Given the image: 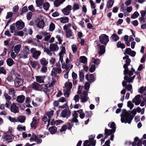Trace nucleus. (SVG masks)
Returning <instances> with one entry per match:
<instances>
[{
	"instance_id": "4468645a",
	"label": "nucleus",
	"mask_w": 146,
	"mask_h": 146,
	"mask_svg": "<svg viewBox=\"0 0 146 146\" xmlns=\"http://www.w3.org/2000/svg\"><path fill=\"white\" fill-rule=\"evenodd\" d=\"M100 50L98 53L100 56H101L105 53V46L104 45H101L99 47Z\"/></svg>"
},
{
	"instance_id": "2f4dec72",
	"label": "nucleus",
	"mask_w": 146,
	"mask_h": 146,
	"mask_svg": "<svg viewBox=\"0 0 146 146\" xmlns=\"http://www.w3.org/2000/svg\"><path fill=\"white\" fill-rule=\"evenodd\" d=\"M7 65L11 66L14 64V61L11 59L9 58L7 59L6 61Z\"/></svg>"
},
{
	"instance_id": "f03ea898",
	"label": "nucleus",
	"mask_w": 146,
	"mask_h": 146,
	"mask_svg": "<svg viewBox=\"0 0 146 146\" xmlns=\"http://www.w3.org/2000/svg\"><path fill=\"white\" fill-rule=\"evenodd\" d=\"M99 40L101 44L106 45L109 41V37L106 34H103L101 35L99 37Z\"/></svg>"
},
{
	"instance_id": "0eeeda50",
	"label": "nucleus",
	"mask_w": 146,
	"mask_h": 146,
	"mask_svg": "<svg viewBox=\"0 0 146 146\" xmlns=\"http://www.w3.org/2000/svg\"><path fill=\"white\" fill-rule=\"evenodd\" d=\"M16 27L18 30L23 29L25 27V23L22 20L17 21L15 23Z\"/></svg>"
},
{
	"instance_id": "e2e57ef3",
	"label": "nucleus",
	"mask_w": 146,
	"mask_h": 146,
	"mask_svg": "<svg viewBox=\"0 0 146 146\" xmlns=\"http://www.w3.org/2000/svg\"><path fill=\"white\" fill-rule=\"evenodd\" d=\"M90 83L88 82H86L85 83L84 88L85 90H88L90 86V84H89Z\"/></svg>"
},
{
	"instance_id": "5fc2aeb1",
	"label": "nucleus",
	"mask_w": 146,
	"mask_h": 146,
	"mask_svg": "<svg viewBox=\"0 0 146 146\" xmlns=\"http://www.w3.org/2000/svg\"><path fill=\"white\" fill-rule=\"evenodd\" d=\"M28 11L27 8V6H24L22 9L20 13V15H22L24 13L27 12Z\"/></svg>"
},
{
	"instance_id": "72a5a7b5",
	"label": "nucleus",
	"mask_w": 146,
	"mask_h": 146,
	"mask_svg": "<svg viewBox=\"0 0 146 146\" xmlns=\"http://www.w3.org/2000/svg\"><path fill=\"white\" fill-rule=\"evenodd\" d=\"M117 46L118 48H120L122 49L125 48V44L123 43H122L120 41H118L117 43Z\"/></svg>"
},
{
	"instance_id": "9d476101",
	"label": "nucleus",
	"mask_w": 146,
	"mask_h": 146,
	"mask_svg": "<svg viewBox=\"0 0 146 146\" xmlns=\"http://www.w3.org/2000/svg\"><path fill=\"white\" fill-rule=\"evenodd\" d=\"M11 112L16 113L19 112L18 107L15 105L14 103H13L9 108Z\"/></svg>"
},
{
	"instance_id": "603ef678",
	"label": "nucleus",
	"mask_w": 146,
	"mask_h": 146,
	"mask_svg": "<svg viewBox=\"0 0 146 146\" xmlns=\"http://www.w3.org/2000/svg\"><path fill=\"white\" fill-rule=\"evenodd\" d=\"M131 50V49L130 48H126L125 50L124 54L125 55L126 54L129 55Z\"/></svg>"
},
{
	"instance_id": "ddd939ff",
	"label": "nucleus",
	"mask_w": 146,
	"mask_h": 146,
	"mask_svg": "<svg viewBox=\"0 0 146 146\" xmlns=\"http://www.w3.org/2000/svg\"><path fill=\"white\" fill-rule=\"evenodd\" d=\"M49 48L50 50L52 51H56L59 49V47L57 45L55 44H50Z\"/></svg>"
},
{
	"instance_id": "412c9836",
	"label": "nucleus",
	"mask_w": 146,
	"mask_h": 146,
	"mask_svg": "<svg viewBox=\"0 0 146 146\" xmlns=\"http://www.w3.org/2000/svg\"><path fill=\"white\" fill-rule=\"evenodd\" d=\"M40 62L42 66H46L48 63V61L44 58H42L40 59Z\"/></svg>"
},
{
	"instance_id": "7ed1b4c3",
	"label": "nucleus",
	"mask_w": 146,
	"mask_h": 146,
	"mask_svg": "<svg viewBox=\"0 0 146 146\" xmlns=\"http://www.w3.org/2000/svg\"><path fill=\"white\" fill-rule=\"evenodd\" d=\"M14 135L10 134H8L7 133L5 134L3 136V141H6V143H8L12 141L14 139Z\"/></svg>"
},
{
	"instance_id": "20e7f679",
	"label": "nucleus",
	"mask_w": 146,
	"mask_h": 146,
	"mask_svg": "<svg viewBox=\"0 0 146 146\" xmlns=\"http://www.w3.org/2000/svg\"><path fill=\"white\" fill-rule=\"evenodd\" d=\"M31 52L32 54V57L35 59H37L40 55L41 52L36 50L35 48H32L31 49Z\"/></svg>"
},
{
	"instance_id": "f3484780",
	"label": "nucleus",
	"mask_w": 146,
	"mask_h": 146,
	"mask_svg": "<svg viewBox=\"0 0 146 146\" xmlns=\"http://www.w3.org/2000/svg\"><path fill=\"white\" fill-rule=\"evenodd\" d=\"M25 99V97L23 95L18 96L17 98V101L20 103H22Z\"/></svg>"
},
{
	"instance_id": "c756f323",
	"label": "nucleus",
	"mask_w": 146,
	"mask_h": 146,
	"mask_svg": "<svg viewBox=\"0 0 146 146\" xmlns=\"http://www.w3.org/2000/svg\"><path fill=\"white\" fill-rule=\"evenodd\" d=\"M80 59V62L83 64H85L87 62V58L84 56H81Z\"/></svg>"
},
{
	"instance_id": "a878e982",
	"label": "nucleus",
	"mask_w": 146,
	"mask_h": 146,
	"mask_svg": "<svg viewBox=\"0 0 146 146\" xmlns=\"http://www.w3.org/2000/svg\"><path fill=\"white\" fill-rule=\"evenodd\" d=\"M79 76L80 81L81 82H82L84 80V76L83 72V70H81L79 71Z\"/></svg>"
},
{
	"instance_id": "774afa93",
	"label": "nucleus",
	"mask_w": 146,
	"mask_h": 146,
	"mask_svg": "<svg viewBox=\"0 0 146 146\" xmlns=\"http://www.w3.org/2000/svg\"><path fill=\"white\" fill-rule=\"evenodd\" d=\"M56 60L55 58L52 57L50 60L49 62L50 64H52V66L54 64Z\"/></svg>"
},
{
	"instance_id": "9b49d317",
	"label": "nucleus",
	"mask_w": 146,
	"mask_h": 146,
	"mask_svg": "<svg viewBox=\"0 0 146 146\" xmlns=\"http://www.w3.org/2000/svg\"><path fill=\"white\" fill-rule=\"evenodd\" d=\"M41 86L36 82H34L31 85L32 88L37 91H39L41 90Z\"/></svg>"
},
{
	"instance_id": "a211bd4d",
	"label": "nucleus",
	"mask_w": 146,
	"mask_h": 146,
	"mask_svg": "<svg viewBox=\"0 0 146 146\" xmlns=\"http://www.w3.org/2000/svg\"><path fill=\"white\" fill-rule=\"evenodd\" d=\"M66 88V90L70 91L72 87V84L71 82H66L64 84Z\"/></svg>"
},
{
	"instance_id": "58836bf2",
	"label": "nucleus",
	"mask_w": 146,
	"mask_h": 146,
	"mask_svg": "<svg viewBox=\"0 0 146 146\" xmlns=\"http://www.w3.org/2000/svg\"><path fill=\"white\" fill-rule=\"evenodd\" d=\"M108 125L109 127L111 128V129H115L116 130V125L114 122H112L111 123L110 122L108 124Z\"/></svg>"
},
{
	"instance_id": "e433bc0d",
	"label": "nucleus",
	"mask_w": 146,
	"mask_h": 146,
	"mask_svg": "<svg viewBox=\"0 0 146 146\" xmlns=\"http://www.w3.org/2000/svg\"><path fill=\"white\" fill-rule=\"evenodd\" d=\"M3 96L5 97V99L6 101H10L11 100V97L7 93L5 92H4L3 93Z\"/></svg>"
},
{
	"instance_id": "2eb2a0df",
	"label": "nucleus",
	"mask_w": 146,
	"mask_h": 146,
	"mask_svg": "<svg viewBox=\"0 0 146 146\" xmlns=\"http://www.w3.org/2000/svg\"><path fill=\"white\" fill-rule=\"evenodd\" d=\"M65 1V0H56L54 2V5L55 7H58Z\"/></svg>"
},
{
	"instance_id": "052dcab7",
	"label": "nucleus",
	"mask_w": 146,
	"mask_h": 146,
	"mask_svg": "<svg viewBox=\"0 0 146 146\" xmlns=\"http://www.w3.org/2000/svg\"><path fill=\"white\" fill-rule=\"evenodd\" d=\"M6 73V70L3 67H0V74H2L5 75Z\"/></svg>"
},
{
	"instance_id": "79ce46f5",
	"label": "nucleus",
	"mask_w": 146,
	"mask_h": 146,
	"mask_svg": "<svg viewBox=\"0 0 146 146\" xmlns=\"http://www.w3.org/2000/svg\"><path fill=\"white\" fill-rule=\"evenodd\" d=\"M54 111L53 110H52L51 111L47 112L46 113V115L48 117V119H50V118L53 115L54 113Z\"/></svg>"
},
{
	"instance_id": "13d9d810",
	"label": "nucleus",
	"mask_w": 146,
	"mask_h": 146,
	"mask_svg": "<svg viewBox=\"0 0 146 146\" xmlns=\"http://www.w3.org/2000/svg\"><path fill=\"white\" fill-rule=\"evenodd\" d=\"M32 17V13L29 12L27 14V18L28 20L31 19Z\"/></svg>"
},
{
	"instance_id": "69168bd1",
	"label": "nucleus",
	"mask_w": 146,
	"mask_h": 146,
	"mask_svg": "<svg viewBox=\"0 0 146 146\" xmlns=\"http://www.w3.org/2000/svg\"><path fill=\"white\" fill-rule=\"evenodd\" d=\"M25 126H23V127L21 126L20 125H19L17 128V129L19 131H20L21 130H23L24 131L25 130Z\"/></svg>"
},
{
	"instance_id": "338daca9",
	"label": "nucleus",
	"mask_w": 146,
	"mask_h": 146,
	"mask_svg": "<svg viewBox=\"0 0 146 146\" xmlns=\"http://www.w3.org/2000/svg\"><path fill=\"white\" fill-rule=\"evenodd\" d=\"M127 89L128 91H130L132 89V86L131 84H129L128 85H127L126 84L125 86H124Z\"/></svg>"
},
{
	"instance_id": "7c9ffc66",
	"label": "nucleus",
	"mask_w": 146,
	"mask_h": 146,
	"mask_svg": "<svg viewBox=\"0 0 146 146\" xmlns=\"http://www.w3.org/2000/svg\"><path fill=\"white\" fill-rule=\"evenodd\" d=\"M114 0H109L107 2V7L108 8H111L114 3Z\"/></svg>"
},
{
	"instance_id": "49530a36",
	"label": "nucleus",
	"mask_w": 146,
	"mask_h": 146,
	"mask_svg": "<svg viewBox=\"0 0 146 146\" xmlns=\"http://www.w3.org/2000/svg\"><path fill=\"white\" fill-rule=\"evenodd\" d=\"M127 107L129 108L131 110L132 109L134 106V104L130 101L127 102Z\"/></svg>"
},
{
	"instance_id": "ea45409f",
	"label": "nucleus",
	"mask_w": 146,
	"mask_h": 146,
	"mask_svg": "<svg viewBox=\"0 0 146 146\" xmlns=\"http://www.w3.org/2000/svg\"><path fill=\"white\" fill-rule=\"evenodd\" d=\"M129 65H128L127 64H124L123 66V68L125 69L123 71V74L124 75H126L127 73H126V72L129 71V69L128 68V66H129Z\"/></svg>"
},
{
	"instance_id": "423d86ee",
	"label": "nucleus",
	"mask_w": 146,
	"mask_h": 146,
	"mask_svg": "<svg viewBox=\"0 0 146 146\" xmlns=\"http://www.w3.org/2000/svg\"><path fill=\"white\" fill-rule=\"evenodd\" d=\"M87 92L88 91H83L81 94V99L82 102V103L86 102L89 98L87 96L88 95Z\"/></svg>"
},
{
	"instance_id": "4c0bfd02",
	"label": "nucleus",
	"mask_w": 146,
	"mask_h": 146,
	"mask_svg": "<svg viewBox=\"0 0 146 146\" xmlns=\"http://www.w3.org/2000/svg\"><path fill=\"white\" fill-rule=\"evenodd\" d=\"M66 37L67 38H69L71 36H72V32L70 30H68V31L66 32Z\"/></svg>"
},
{
	"instance_id": "b1692460",
	"label": "nucleus",
	"mask_w": 146,
	"mask_h": 146,
	"mask_svg": "<svg viewBox=\"0 0 146 146\" xmlns=\"http://www.w3.org/2000/svg\"><path fill=\"white\" fill-rule=\"evenodd\" d=\"M57 128L56 127H51L48 129V130L52 134H54L57 131Z\"/></svg>"
},
{
	"instance_id": "6e6552de",
	"label": "nucleus",
	"mask_w": 146,
	"mask_h": 146,
	"mask_svg": "<svg viewBox=\"0 0 146 146\" xmlns=\"http://www.w3.org/2000/svg\"><path fill=\"white\" fill-rule=\"evenodd\" d=\"M71 114V112L69 109H65L62 110L61 113V115L62 117H66L67 118L69 117Z\"/></svg>"
},
{
	"instance_id": "bb28decb",
	"label": "nucleus",
	"mask_w": 146,
	"mask_h": 146,
	"mask_svg": "<svg viewBox=\"0 0 146 146\" xmlns=\"http://www.w3.org/2000/svg\"><path fill=\"white\" fill-rule=\"evenodd\" d=\"M43 8L46 11H47L49 9L50 6V4L48 2L46 1L43 4Z\"/></svg>"
},
{
	"instance_id": "5701e85b",
	"label": "nucleus",
	"mask_w": 146,
	"mask_h": 146,
	"mask_svg": "<svg viewBox=\"0 0 146 146\" xmlns=\"http://www.w3.org/2000/svg\"><path fill=\"white\" fill-rule=\"evenodd\" d=\"M21 47V45L20 44H17L15 46L14 48L15 52L16 54H17L20 51Z\"/></svg>"
},
{
	"instance_id": "4be33fe9",
	"label": "nucleus",
	"mask_w": 146,
	"mask_h": 146,
	"mask_svg": "<svg viewBox=\"0 0 146 146\" xmlns=\"http://www.w3.org/2000/svg\"><path fill=\"white\" fill-rule=\"evenodd\" d=\"M60 21L62 23H66L68 22L69 19L68 17H62L60 18Z\"/></svg>"
},
{
	"instance_id": "bf43d9fd",
	"label": "nucleus",
	"mask_w": 146,
	"mask_h": 146,
	"mask_svg": "<svg viewBox=\"0 0 146 146\" xmlns=\"http://www.w3.org/2000/svg\"><path fill=\"white\" fill-rule=\"evenodd\" d=\"M47 71V68L46 66H42L41 68V72L42 73H45Z\"/></svg>"
},
{
	"instance_id": "a18cd8bd",
	"label": "nucleus",
	"mask_w": 146,
	"mask_h": 146,
	"mask_svg": "<svg viewBox=\"0 0 146 146\" xmlns=\"http://www.w3.org/2000/svg\"><path fill=\"white\" fill-rule=\"evenodd\" d=\"M55 28V25L53 23H51L49 26V30L50 31H53Z\"/></svg>"
},
{
	"instance_id": "680f3d73",
	"label": "nucleus",
	"mask_w": 146,
	"mask_h": 146,
	"mask_svg": "<svg viewBox=\"0 0 146 146\" xmlns=\"http://www.w3.org/2000/svg\"><path fill=\"white\" fill-rule=\"evenodd\" d=\"M24 34L23 31H20L17 32V34H15V35H18L20 36H22Z\"/></svg>"
},
{
	"instance_id": "f8f14e48",
	"label": "nucleus",
	"mask_w": 146,
	"mask_h": 146,
	"mask_svg": "<svg viewBox=\"0 0 146 146\" xmlns=\"http://www.w3.org/2000/svg\"><path fill=\"white\" fill-rule=\"evenodd\" d=\"M61 72V70L60 68H54L51 71V74L54 75V76H56V74H60Z\"/></svg>"
},
{
	"instance_id": "1a4fd4ad",
	"label": "nucleus",
	"mask_w": 146,
	"mask_h": 146,
	"mask_svg": "<svg viewBox=\"0 0 146 146\" xmlns=\"http://www.w3.org/2000/svg\"><path fill=\"white\" fill-rule=\"evenodd\" d=\"M15 85L17 87L22 86L23 85V80L22 78L16 77L14 80Z\"/></svg>"
},
{
	"instance_id": "c85d7f7f",
	"label": "nucleus",
	"mask_w": 146,
	"mask_h": 146,
	"mask_svg": "<svg viewBox=\"0 0 146 146\" xmlns=\"http://www.w3.org/2000/svg\"><path fill=\"white\" fill-rule=\"evenodd\" d=\"M126 75L124 76V79L125 80L123 81L122 82V85L123 87H124L126 86V84L127 83V82H128L129 77L127 75Z\"/></svg>"
},
{
	"instance_id": "37998d69",
	"label": "nucleus",
	"mask_w": 146,
	"mask_h": 146,
	"mask_svg": "<svg viewBox=\"0 0 146 146\" xmlns=\"http://www.w3.org/2000/svg\"><path fill=\"white\" fill-rule=\"evenodd\" d=\"M72 123H75L76 125H79V123H78V120L77 118L73 117L71 120H70Z\"/></svg>"
},
{
	"instance_id": "393cba45",
	"label": "nucleus",
	"mask_w": 146,
	"mask_h": 146,
	"mask_svg": "<svg viewBox=\"0 0 146 146\" xmlns=\"http://www.w3.org/2000/svg\"><path fill=\"white\" fill-rule=\"evenodd\" d=\"M44 23L43 20H41L38 22L37 24V27L39 28L43 29L44 26Z\"/></svg>"
},
{
	"instance_id": "09e8293b",
	"label": "nucleus",
	"mask_w": 146,
	"mask_h": 146,
	"mask_svg": "<svg viewBox=\"0 0 146 146\" xmlns=\"http://www.w3.org/2000/svg\"><path fill=\"white\" fill-rule=\"evenodd\" d=\"M145 90H146V87L145 88L143 86L141 87L138 90V92L141 94H142L144 91Z\"/></svg>"
},
{
	"instance_id": "a19ab883",
	"label": "nucleus",
	"mask_w": 146,
	"mask_h": 146,
	"mask_svg": "<svg viewBox=\"0 0 146 146\" xmlns=\"http://www.w3.org/2000/svg\"><path fill=\"white\" fill-rule=\"evenodd\" d=\"M139 15V13L137 11H135L131 15V18L132 19H135L137 18Z\"/></svg>"
},
{
	"instance_id": "c03bdc74",
	"label": "nucleus",
	"mask_w": 146,
	"mask_h": 146,
	"mask_svg": "<svg viewBox=\"0 0 146 146\" xmlns=\"http://www.w3.org/2000/svg\"><path fill=\"white\" fill-rule=\"evenodd\" d=\"M92 60H94L93 62V63L97 65H98L100 62V60L98 58L95 59L93 58H92Z\"/></svg>"
},
{
	"instance_id": "4d7b16f0",
	"label": "nucleus",
	"mask_w": 146,
	"mask_h": 146,
	"mask_svg": "<svg viewBox=\"0 0 146 146\" xmlns=\"http://www.w3.org/2000/svg\"><path fill=\"white\" fill-rule=\"evenodd\" d=\"M13 15V13L11 12H7L5 17L6 19H7L11 18L12 17Z\"/></svg>"
},
{
	"instance_id": "6ab92c4d",
	"label": "nucleus",
	"mask_w": 146,
	"mask_h": 146,
	"mask_svg": "<svg viewBox=\"0 0 146 146\" xmlns=\"http://www.w3.org/2000/svg\"><path fill=\"white\" fill-rule=\"evenodd\" d=\"M115 131V129H108L107 128H105V134H106V133L109 134V135H111L112 133H114Z\"/></svg>"
},
{
	"instance_id": "0e129e2a",
	"label": "nucleus",
	"mask_w": 146,
	"mask_h": 146,
	"mask_svg": "<svg viewBox=\"0 0 146 146\" xmlns=\"http://www.w3.org/2000/svg\"><path fill=\"white\" fill-rule=\"evenodd\" d=\"M31 64L32 67L33 68H35L36 66H37L38 64L37 62L35 61H31Z\"/></svg>"
},
{
	"instance_id": "8fccbe9b",
	"label": "nucleus",
	"mask_w": 146,
	"mask_h": 146,
	"mask_svg": "<svg viewBox=\"0 0 146 146\" xmlns=\"http://www.w3.org/2000/svg\"><path fill=\"white\" fill-rule=\"evenodd\" d=\"M62 11L64 14L66 15H68L70 12L69 11L66 9L65 8L62 9Z\"/></svg>"
},
{
	"instance_id": "39448f33",
	"label": "nucleus",
	"mask_w": 146,
	"mask_h": 146,
	"mask_svg": "<svg viewBox=\"0 0 146 146\" xmlns=\"http://www.w3.org/2000/svg\"><path fill=\"white\" fill-rule=\"evenodd\" d=\"M39 123V119L36 116L33 117L32 119V121L31 123V127L35 129L37 127V125Z\"/></svg>"
},
{
	"instance_id": "cd10ccee",
	"label": "nucleus",
	"mask_w": 146,
	"mask_h": 146,
	"mask_svg": "<svg viewBox=\"0 0 146 146\" xmlns=\"http://www.w3.org/2000/svg\"><path fill=\"white\" fill-rule=\"evenodd\" d=\"M36 81L38 83H41L44 82V78L41 76H37L36 77Z\"/></svg>"
},
{
	"instance_id": "dca6fc26",
	"label": "nucleus",
	"mask_w": 146,
	"mask_h": 146,
	"mask_svg": "<svg viewBox=\"0 0 146 146\" xmlns=\"http://www.w3.org/2000/svg\"><path fill=\"white\" fill-rule=\"evenodd\" d=\"M110 40L112 41L116 42L119 39L118 36L116 34L114 33L110 38Z\"/></svg>"
},
{
	"instance_id": "aec40b11",
	"label": "nucleus",
	"mask_w": 146,
	"mask_h": 146,
	"mask_svg": "<svg viewBox=\"0 0 146 146\" xmlns=\"http://www.w3.org/2000/svg\"><path fill=\"white\" fill-rule=\"evenodd\" d=\"M54 119L51 122V125H56L57 126L60 124L62 123L63 121L61 120H56L54 122Z\"/></svg>"
},
{
	"instance_id": "6e6d98bb",
	"label": "nucleus",
	"mask_w": 146,
	"mask_h": 146,
	"mask_svg": "<svg viewBox=\"0 0 146 146\" xmlns=\"http://www.w3.org/2000/svg\"><path fill=\"white\" fill-rule=\"evenodd\" d=\"M79 9V5L78 4L75 3L73 5V11H74L78 9Z\"/></svg>"
},
{
	"instance_id": "f257e3e1",
	"label": "nucleus",
	"mask_w": 146,
	"mask_h": 146,
	"mask_svg": "<svg viewBox=\"0 0 146 146\" xmlns=\"http://www.w3.org/2000/svg\"><path fill=\"white\" fill-rule=\"evenodd\" d=\"M121 121L122 123L130 124L133 118V115H130L128 112L125 109L123 110L122 113L120 115Z\"/></svg>"
},
{
	"instance_id": "3c124183",
	"label": "nucleus",
	"mask_w": 146,
	"mask_h": 146,
	"mask_svg": "<svg viewBox=\"0 0 146 146\" xmlns=\"http://www.w3.org/2000/svg\"><path fill=\"white\" fill-rule=\"evenodd\" d=\"M63 92H64V94L65 97L66 98L68 97L70 95V91H68L64 89Z\"/></svg>"
},
{
	"instance_id": "c9c22d12",
	"label": "nucleus",
	"mask_w": 146,
	"mask_h": 146,
	"mask_svg": "<svg viewBox=\"0 0 146 146\" xmlns=\"http://www.w3.org/2000/svg\"><path fill=\"white\" fill-rule=\"evenodd\" d=\"M25 119V117L24 116H19L17 118L18 121L21 123L24 122Z\"/></svg>"
},
{
	"instance_id": "de8ad7c7",
	"label": "nucleus",
	"mask_w": 146,
	"mask_h": 146,
	"mask_svg": "<svg viewBox=\"0 0 146 146\" xmlns=\"http://www.w3.org/2000/svg\"><path fill=\"white\" fill-rule=\"evenodd\" d=\"M96 69L95 65L94 64H92L89 69V71L91 73H92L95 71Z\"/></svg>"
},
{
	"instance_id": "473e14b6",
	"label": "nucleus",
	"mask_w": 146,
	"mask_h": 146,
	"mask_svg": "<svg viewBox=\"0 0 146 146\" xmlns=\"http://www.w3.org/2000/svg\"><path fill=\"white\" fill-rule=\"evenodd\" d=\"M90 79H89V80L88 81V82L90 83V84H91L92 82H94L96 80V78L94 77V74H90L89 76Z\"/></svg>"
},
{
	"instance_id": "f704fd0d",
	"label": "nucleus",
	"mask_w": 146,
	"mask_h": 146,
	"mask_svg": "<svg viewBox=\"0 0 146 146\" xmlns=\"http://www.w3.org/2000/svg\"><path fill=\"white\" fill-rule=\"evenodd\" d=\"M36 6L37 7H40L42 6L44 3L43 0H36L35 1Z\"/></svg>"
},
{
	"instance_id": "864d4df0",
	"label": "nucleus",
	"mask_w": 146,
	"mask_h": 146,
	"mask_svg": "<svg viewBox=\"0 0 146 146\" xmlns=\"http://www.w3.org/2000/svg\"><path fill=\"white\" fill-rule=\"evenodd\" d=\"M64 126L65 127H66V129L71 130L73 126V125L71 124L70 123H68L67 124L65 125Z\"/></svg>"
}]
</instances>
